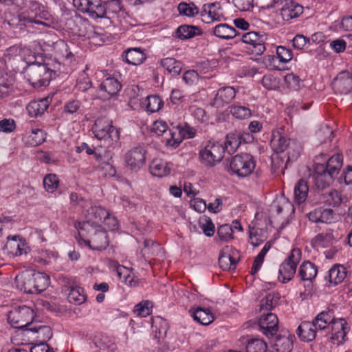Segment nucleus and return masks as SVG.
Wrapping results in <instances>:
<instances>
[{"instance_id":"nucleus-1","label":"nucleus","mask_w":352,"mask_h":352,"mask_svg":"<svg viewBox=\"0 0 352 352\" xmlns=\"http://www.w3.org/2000/svg\"><path fill=\"white\" fill-rule=\"evenodd\" d=\"M342 166V157L335 155L331 157L326 164H316L311 177L315 186L318 189H324L329 186L338 175Z\"/></svg>"},{"instance_id":"nucleus-2","label":"nucleus","mask_w":352,"mask_h":352,"mask_svg":"<svg viewBox=\"0 0 352 352\" xmlns=\"http://www.w3.org/2000/svg\"><path fill=\"white\" fill-rule=\"evenodd\" d=\"M16 287L27 294H40L50 285V276L43 272L23 274L15 278Z\"/></svg>"},{"instance_id":"nucleus-3","label":"nucleus","mask_w":352,"mask_h":352,"mask_svg":"<svg viewBox=\"0 0 352 352\" xmlns=\"http://www.w3.org/2000/svg\"><path fill=\"white\" fill-rule=\"evenodd\" d=\"M43 9L41 3L30 1L28 8L12 19L10 24L12 26H19L20 29H22L23 26L32 27L33 24L45 25L46 23L42 21V19L45 16Z\"/></svg>"},{"instance_id":"nucleus-4","label":"nucleus","mask_w":352,"mask_h":352,"mask_svg":"<svg viewBox=\"0 0 352 352\" xmlns=\"http://www.w3.org/2000/svg\"><path fill=\"white\" fill-rule=\"evenodd\" d=\"M54 75L55 72L46 63H32L26 69L27 80L34 87L48 85Z\"/></svg>"},{"instance_id":"nucleus-5","label":"nucleus","mask_w":352,"mask_h":352,"mask_svg":"<svg viewBox=\"0 0 352 352\" xmlns=\"http://www.w3.org/2000/svg\"><path fill=\"white\" fill-rule=\"evenodd\" d=\"M256 166L254 157L247 153L237 154L230 161V168L239 177H245L253 173Z\"/></svg>"},{"instance_id":"nucleus-6","label":"nucleus","mask_w":352,"mask_h":352,"mask_svg":"<svg viewBox=\"0 0 352 352\" xmlns=\"http://www.w3.org/2000/svg\"><path fill=\"white\" fill-rule=\"evenodd\" d=\"M302 253L299 248L292 250L288 257L280 264L278 270V280L286 283L291 280L296 272L298 264L301 260Z\"/></svg>"},{"instance_id":"nucleus-7","label":"nucleus","mask_w":352,"mask_h":352,"mask_svg":"<svg viewBox=\"0 0 352 352\" xmlns=\"http://www.w3.org/2000/svg\"><path fill=\"white\" fill-rule=\"evenodd\" d=\"M93 131L96 138L104 140L108 145L119 140V131L112 125V122L106 118L97 119Z\"/></svg>"},{"instance_id":"nucleus-8","label":"nucleus","mask_w":352,"mask_h":352,"mask_svg":"<svg viewBox=\"0 0 352 352\" xmlns=\"http://www.w3.org/2000/svg\"><path fill=\"white\" fill-rule=\"evenodd\" d=\"M225 148L218 142H208L204 149L199 152L201 164L208 167H212L219 163L223 158Z\"/></svg>"},{"instance_id":"nucleus-9","label":"nucleus","mask_w":352,"mask_h":352,"mask_svg":"<svg viewBox=\"0 0 352 352\" xmlns=\"http://www.w3.org/2000/svg\"><path fill=\"white\" fill-rule=\"evenodd\" d=\"M34 316V311L30 307L18 306L9 311L8 320L13 327L23 329L32 323Z\"/></svg>"},{"instance_id":"nucleus-10","label":"nucleus","mask_w":352,"mask_h":352,"mask_svg":"<svg viewBox=\"0 0 352 352\" xmlns=\"http://www.w3.org/2000/svg\"><path fill=\"white\" fill-rule=\"evenodd\" d=\"M107 210L100 206H91L87 211V221L78 222V224H76V227L82 231L87 230L89 226L94 230V228L100 226V223L107 215Z\"/></svg>"},{"instance_id":"nucleus-11","label":"nucleus","mask_w":352,"mask_h":352,"mask_svg":"<svg viewBox=\"0 0 352 352\" xmlns=\"http://www.w3.org/2000/svg\"><path fill=\"white\" fill-rule=\"evenodd\" d=\"M91 231H94V234L91 235V239L85 240L81 239L80 236L79 239H78V243H80L82 241L92 250L100 251L105 250L109 243L106 231L104 230L101 226L94 228Z\"/></svg>"},{"instance_id":"nucleus-12","label":"nucleus","mask_w":352,"mask_h":352,"mask_svg":"<svg viewBox=\"0 0 352 352\" xmlns=\"http://www.w3.org/2000/svg\"><path fill=\"white\" fill-rule=\"evenodd\" d=\"M146 151L142 146H136L130 149L124 156L126 166L133 171L139 170L146 162Z\"/></svg>"},{"instance_id":"nucleus-13","label":"nucleus","mask_w":352,"mask_h":352,"mask_svg":"<svg viewBox=\"0 0 352 352\" xmlns=\"http://www.w3.org/2000/svg\"><path fill=\"white\" fill-rule=\"evenodd\" d=\"M241 40L244 43L250 45L248 50L252 54L261 55L265 50L264 36L256 32H250L243 34Z\"/></svg>"},{"instance_id":"nucleus-14","label":"nucleus","mask_w":352,"mask_h":352,"mask_svg":"<svg viewBox=\"0 0 352 352\" xmlns=\"http://www.w3.org/2000/svg\"><path fill=\"white\" fill-rule=\"evenodd\" d=\"M260 331L267 338L273 337L278 330V320L273 313L263 314L258 320Z\"/></svg>"},{"instance_id":"nucleus-15","label":"nucleus","mask_w":352,"mask_h":352,"mask_svg":"<svg viewBox=\"0 0 352 352\" xmlns=\"http://www.w3.org/2000/svg\"><path fill=\"white\" fill-rule=\"evenodd\" d=\"M346 322L343 318L336 319L334 317L333 321L329 322L328 329L331 328V341L333 344L340 345L344 341L346 336Z\"/></svg>"},{"instance_id":"nucleus-16","label":"nucleus","mask_w":352,"mask_h":352,"mask_svg":"<svg viewBox=\"0 0 352 352\" xmlns=\"http://www.w3.org/2000/svg\"><path fill=\"white\" fill-rule=\"evenodd\" d=\"M333 89L340 94L352 91V74L348 71L340 72L332 82Z\"/></svg>"},{"instance_id":"nucleus-17","label":"nucleus","mask_w":352,"mask_h":352,"mask_svg":"<svg viewBox=\"0 0 352 352\" xmlns=\"http://www.w3.org/2000/svg\"><path fill=\"white\" fill-rule=\"evenodd\" d=\"M290 140L287 138L284 128H278L272 133L270 146L274 152L277 153H283L289 145Z\"/></svg>"},{"instance_id":"nucleus-18","label":"nucleus","mask_w":352,"mask_h":352,"mask_svg":"<svg viewBox=\"0 0 352 352\" xmlns=\"http://www.w3.org/2000/svg\"><path fill=\"white\" fill-rule=\"evenodd\" d=\"M302 6L298 3L292 0H285L280 9V14L283 21H289L299 16L302 13Z\"/></svg>"},{"instance_id":"nucleus-19","label":"nucleus","mask_w":352,"mask_h":352,"mask_svg":"<svg viewBox=\"0 0 352 352\" xmlns=\"http://www.w3.org/2000/svg\"><path fill=\"white\" fill-rule=\"evenodd\" d=\"M236 93L232 87H221L217 91L212 104L217 108L223 107L232 102L235 98Z\"/></svg>"},{"instance_id":"nucleus-20","label":"nucleus","mask_w":352,"mask_h":352,"mask_svg":"<svg viewBox=\"0 0 352 352\" xmlns=\"http://www.w3.org/2000/svg\"><path fill=\"white\" fill-rule=\"evenodd\" d=\"M167 129H168V126L165 122L162 121V120H160V121L157 120V121L154 122L153 124L151 132L158 136L162 135L164 133L168 135L170 138H166L167 144H168L174 148H176L180 144L181 140L175 138V137H174L175 133L173 132H172L171 131H169L168 132H167Z\"/></svg>"},{"instance_id":"nucleus-21","label":"nucleus","mask_w":352,"mask_h":352,"mask_svg":"<svg viewBox=\"0 0 352 352\" xmlns=\"http://www.w3.org/2000/svg\"><path fill=\"white\" fill-rule=\"evenodd\" d=\"M120 82L115 78H107L100 85V91L103 98L109 99L116 96L121 89Z\"/></svg>"},{"instance_id":"nucleus-22","label":"nucleus","mask_w":352,"mask_h":352,"mask_svg":"<svg viewBox=\"0 0 352 352\" xmlns=\"http://www.w3.org/2000/svg\"><path fill=\"white\" fill-rule=\"evenodd\" d=\"M50 105L48 98L40 99L38 100L31 101L26 107L28 115L32 118H36L42 116L47 109Z\"/></svg>"},{"instance_id":"nucleus-23","label":"nucleus","mask_w":352,"mask_h":352,"mask_svg":"<svg viewBox=\"0 0 352 352\" xmlns=\"http://www.w3.org/2000/svg\"><path fill=\"white\" fill-rule=\"evenodd\" d=\"M316 332L315 326L309 321L302 322L296 330L298 337L305 342H311L314 340Z\"/></svg>"},{"instance_id":"nucleus-24","label":"nucleus","mask_w":352,"mask_h":352,"mask_svg":"<svg viewBox=\"0 0 352 352\" xmlns=\"http://www.w3.org/2000/svg\"><path fill=\"white\" fill-rule=\"evenodd\" d=\"M193 319L203 325H208L214 321V316L209 309L197 307L190 310Z\"/></svg>"},{"instance_id":"nucleus-25","label":"nucleus","mask_w":352,"mask_h":352,"mask_svg":"<svg viewBox=\"0 0 352 352\" xmlns=\"http://www.w3.org/2000/svg\"><path fill=\"white\" fill-rule=\"evenodd\" d=\"M333 311L328 309L318 314L311 323L315 326L317 331L323 330L328 328L329 322L333 321Z\"/></svg>"},{"instance_id":"nucleus-26","label":"nucleus","mask_w":352,"mask_h":352,"mask_svg":"<svg viewBox=\"0 0 352 352\" xmlns=\"http://www.w3.org/2000/svg\"><path fill=\"white\" fill-rule=\"evenodd\" d=\"M212 32L215 36L225 40L232 39L237 36L235 28L226 23L215 25Z\"/></svg>"},{"instance_id":"nucleus-27","label":"nucleus","mask_w":352,"mask_h":352,"mask_svg":"<svg viewBox=\"0 0 352 352\" xmlns=\"http://www.w3.org/2000/svg\"><path fill=\"white\" fill-rule=\"evenodd\" d=\"M201 15L204 17L207 16L212 21H219L223 17L220 4L217 2L205 4L203 7Z\"/></svg>"},{"instance_id":"nucleus-28","label":"nucleus","mask_w":352,"mask_h":352,"mask_svg":"<svg viewBox=\"0 0 352 352\" xmlns=\"http://www.w3.org/2000/svg\"><path fill=\"white\" fill-rule=\"evenodd\" d=\"M293 338L291 336H280L276 338L272 344L274 352H291L293 348Z\"/></svg>"},{"instance_id":"nucleus-29","label":"nucleus","mask_w":352,"mask_h":352,"mask_svg":"<svg viewBox=\"0 0 352 352\" xmlns=\"http://www.w3.org/2000/svg\"><path fill=\"white\" fill-rule=\"evenodd\" d=\"M149 170L153 175L158 177L166 176L170 172L168 163L162 159H154L149 166Z\"/></svg>"},{"instance_id":"nucleus-30","label":"nucleus","mask_w":352,"mask_h":352,"mask_svg":"<svg viewBox=\"0 0 352 352\" xmlns=\"http://www.w3.org/2000/svg\"><path fill=\"white\" fill-rule=\"evenodd\" d=\"M162 67L172 76L179 75L182 70L183 64L181 61L174 58H165L161 60Z\"/></svg>"},{"instance_id":"nucleus-31","label":"nucleus","mask_w":352,"mask_h":352,"mask_svg":"<svg viewBox=\"0 0 352 352\" xmlns=\"http://www.w3.org/2000/svg\"><path fill=\"white\" fill-rule=\"evenodd\" d=\"M125 60L127 63L138 65L146 59V55L140 47L129 48L124 51Z\"/></svg>"},{"instance_id":"nucleus-32","label":"nucleus","mask_w":352,"mask_h":352,"mask_svg":"<svg viewBox=\"0 0 352 352\" xmlns=\"http://www.w3.org/2000/svg\"><path fill=\"white\" fill-rule=\"evenodd\" d=\"M318 273L317 267L310 261L303 262L300 266L299 276L302 280L312 281Z\"/></svg>"},{"instance_id":"nucleus-33","label":"nucleus","mask_w":352,"mask_h":352,"mask_svg":"<svg viewBox=\"0 0 352 352\" xmlns=\"http://www.w3.org/2000/svg\"><path fill=\"white\" fill-rule=\"evenodd\" d=\"M346 275V269L343 265H336L329 270V282L334 285L342 283Z\"/></svg>"},{"instance_id":"nucleus-34","label":"nucleus","mask_w":352,"mask_h":352,"mask_svg":"<svg viewBox=\"0 0 352 352\" xmlns=\"http://www.w3.org/2000/svg\"><path fill=\"white\" fill-rule=\"evenodd\" d=\"M201 34V30L198 27L188 25H180L175 32L176 36L182 40L188 39Z\"/></svg>"},{"instance_id":"nucleus-35","label":"nucleus","mask_w":352,"mask_h":352,"mask_svg":"<svg viewBox=\"0 0 352 352\" xmlns=\"http://www.w3.org/2000/svg\"><path fill=\"white\" fill-rule=\"evenodd\" d=\"M104 6L103 1L91 0L89 9H87L86 13L93 19L104 18L106 16V11Z\"/></svg>"},{"instance_id":"nucleus-36","label":"nucleus","mask_w":352,"mask_h":352,"mask_svg":"<svg viewBox=\"0 0 352 352\" xmlns=\"http://www.w3.org/2000/svg\"><path fill=\"white\" fill-rule=\"evenodd\" d=\"M308 192L307 182L303 179H300L294 187L295 202L298 204L303 203L307 197Z\"/></svg>"},{"instance_id":"nucleus-37","label":"nucleus","mask_w":352,"mask_h":352,"mask_svg":"<svg viewBox=\"0 0 352 352\" xmlns=\"http://www.w3.org/2000/svg\"><path fill=\"white\" fill-rule=\"evenodd\" d=\"M242 140L241 132L234 131L229 133L226 136L225 147L229 149V152H234L240 146Z\"/></svg>"},{"instance_id":"nucleus-38","label":"nucleus","mask_w":352,"mask_h":352,"mask_svg":"<svg viewBox=\"0 0 352 352\" xmlns=\"http://www.w3.org/2000/svg\"><path fill=\"white\" fill-rule=\"evenodd\" d=\"M67 298L70 302L76 305H81L86 301L84 289L80 287H71Z\"/></svg>"},{"instance_id":"nucleus-39","label":"nucleus","mask_w":352,"mask_h":352,"mask_svg":"<svg viewBox=\"0 0 352 352\" xmlns=\"http://www.w3.org/2000/svg\"><path fill=\"white\" fill-rule=\"evenodd\" d=\"M30 331L36 333V338L38 342L47 343V341L50 340L52 336V331L49 326L39 325L38 327H34L29 329Z\"/></svg>"},{"instance_id":"nucleus-40","label":"nucleus","mask_w":352,"mask_h":352,"mask_svg":"<svg viewBox=\"0 0 352 352\" xmlns=\"http://www.w3.org/2000/svg\"><path fill=\"white\" fill-rule=\"evenodd\" d=\"M229 109L230 113L236 119H248L252 116V111L245 106L233 104Z\"/></svg>"},{"instance_id":"nucleus-41","label":"nucleus","mask_w":352,"mask_h":352,"mask_svg":"<svg viewBox=\"0 0 352 352\" xmlns=\"http://www.w3.org/2000/svg\"><path fill=\"white\" fill-rule=\"evenodd\" d=\"M106 16L104 18L111 19L116 14L121 11V0H107L104 1Z\"/></svg>"},{"instance_id":"nucleus-42","label":"nucleus","mask_w":352,"mask_h":352,"mask_svg":"<svg viewBox=\"0 0 352 352\" xmlns=\"http://www.w3.org/2000/svg\"><path fill=\"white\" fill-rule=\"evenodd\" d=\"M323 201L326 205L329 206H338L342 202V198L340 192L336 190H330L329 191L322 194Z\"/></svg>"},{"instance_id":"nucleus-43","label":"nucleus","mask_w":352,"mask_h":352,"mask_svg":"<svg viewBox=\"0 0 352 352\" xmlns=\"http://www.w3.org/2000/svg\"><path fill=\"white\" fill-rule=\"evenodd\" d=\"M279 297L275 293H269L261 300L260 309L270 311L276 306Z\"/></svg>"},{"instance_id":"nucleus-44","label":"nucleus","mask_w":352,"mask_h":352,"mask_svg":"<svg viewBox=\"0 0 352 352\" xmlns=\"http://www.w3.org/2000/svg\"><path fill=\"white\" fill-rule=\"evenodd\" d=\"M300 144L295 140H291L289 145L286 148L287 155V162L296 160L300 156L301 151Z\"/></svg>"},{"instance_id":"nucleus-45","label":"nucleus","mask_w":352,"mask_h":352,"mask_svg":"<svg viewBox=\"0 0 352 352\" xmlns=\"http://www.w3.org/2000/svg\"><path fill=\"white\" fill-rule=\"evenodd\" d=\"M266 351L267 344L261 339H251L246 345V352H266Z\"/></svg>"},{"instance_id":"nucleus-46","label":"nucleus","mask_w":352,"mask_h":352,"mask_svg":"<svg viewBox=\"0 0 352 352\" xmlns=\"http://www.w3.org/2000/svg\"><path fill=\"white\" fill-rule=\"evenodd\" d=\"M236 262L230 254L221 253L219 257V265L223 270H232L236 267Z\"/></svg>"},{"instance_id":"nucleus-47","label":"nucleus","mask_w":352,"mask_h":352,"mask_svg":"<svg viewBox=\"0 0 352 352\" xmlns=\"http://www.w3.org/2000/svg\"><path fill=\"white\" fill-rule=\"evenodd\" d=\"M316 241L322 247H328L336 240L331 230L317 234Z\"/></svg>"},{"instance_id":"nucleus-48","label":"nucleus","mask_w":352,"mask_h":352,"mask_svg":"<svg viewBox=\"0 0 352 352\" xmlns=\"http://www.w3.org/2000/svg\"><path fill=\"white\" fill-rule=\"evenodd\" d=\"M177 10L180 14L186 16H194L199 12V9L192 3H187L182 2L178 5Z\"/></svg>"},{"instance_id":"nucleus-49","label":"nucleus","mask_w":352,"mask_h":352,"mask_svg":"<svg viewBox=\"0 0 352 352\" xmlns=\"http://www.w3.org/2000/svg\"><path fill=\"white\" fill-rule=\"evenodd\" d=\"M163 106V101L157 96H149L146 98V109L151 113L158 111Z\"/></svg>"},{"instance_id":"nucleus-50","label":"nucleus","mask_w":352,"mask_h":352,"mask_svg":"<svg viewBox=\"0 0 352 352\" xmlns=\"http://www.w3.org/2000/svg\"><path fill=\"white\" fill-rule=\"evenodd\" d=\"M153 303L149 300H143L135 305L134 312L141 317H146L151 314Z\"/></svg>"},{"instance_id":"nucleus-51","label":"nucleus","mask_w":352,"mask_h":352,"mask_svg":"<svg viewBox=\"0 0 352 352\" xmlns=\"http://www.w3.org/2000/svg\"><path fill=\"white\" fill-rule=\"evenodd\" d=\"M59 180L54 174H49L43 179V186L49 192H54L58 188Z\"/></svg>"},{"instance_id":"nucleus-52","label":"nucleus","mask_w":352,"mask_h":352,"mask_svg":"<svg viewBox=\"0 0 352 352\" xmlns=\"http://www.w3.org/2000/svg\"><path fill=\"white\" fill-rule=\"evenodd\" d=\"M317 138L321 143L331 142L333 138V131L328 125L322 126L316 133Z\"/></svg>"},{"instance_id":"nucleus-53","label":"nucleus","mask_w":352,"mask_h":352,"mask_svg":"<svg viewBox=\"0 0 352 352\" xmlns=\"http://www.w3.org/2000/svg\"><path fill=\"white\" fill-rule=\"evenodd\" d=\"M96 346L100 350L115 351L117 349L116 344L108 337H102L98 339L96 342Z\"/></svg>"},{"instance_id":"nucleus-54","label":"nucleus","mask_w":352,"mask_h":352,"mask_svg":"<svg viewBox=\"0 0 352 352\" xmlns=\"http://www.w3.org/2000/svg\"><path fill=\"white\" fill-rule=\"evenodd\" d=\"M12 91L11 84L6 76L0 74V99L9 96Z\"/></svg>"},{"instance_id":"nucleus-55","label":"nucleus","mask_w":352,"mask_h":352,"mask_svg":"<svg viewBox=\"0 0 352 352\" xmlns=\"http://www.w3.org/2000/svg\"><path fill=\"white\" fill-rule=\"evenodd\" d=\"M233 234L232 227L228 224H223L218 228L217 235L220 240L228 241L232 239Z\"/></svg>"},{"instance_id":"nucleus-56","label":"nucleus","mask_w":352,"mask_h":352,"mask_svg":"<svg viewBox=\"0 0 352 352\" xmlns=\"http://www.w3.org/2000/svg\"><path fill=\"white\" fill-rule=\"evenodd\" d=\"M276 54L279 60L282 63H288L292 59L293 54L290 49L284 46H278L276 48Z\"/></svg>"},{"instance_id":"nucleus-57","label":"nucleus","mask_w":352,"mask_h":352,"mask_svg":"<svg viewBox=\"0 0 352 352\" xmlns=\"http://www.w3.org/2000/svg\"><path fill=\"white\" fill-rule=\"evenodd\" d=\"M200 227L201 228L204 234L207 236H212L214 234L215 228L211 219L206 217L203 221H200Z\"/></svg>"},{"instance_id":"nucleus-58","label":"nucleus","mask_w":352,"mask_h":352,"mask_svg":"<svg viewBox=\"0 0 352 352\" xmlns=\"http://www.w3.org/2000/svg\"><path fill=\"white\" fill-rule=\"evenodd\" d=\"M335 219V213L332 209L320 208L319 223H331Z\"/></svg>"},{"instance_id":"nucleus-59","label":"nucleus","mask_w":352,"mask_h":352,"mask_svg":"<svg viewBox=\"0 0 352 352\" xmlns=\"http://www.w3.org/2000/svg\"><path fill=\"white\" fill-rule=\"evenodd\" d=\"M285 81L290 89L296 90L300 87V79L293 73L287 74L285 76Z\"/></svg>"},{"instance_id":"nucleus-60","label":"nucleus","mask_w":352,"mask_h":352,"mask_svg":"<svg viewBox=\"0 0 352 352\" xmlns=\"http://www.w3.org/2000/svg\"><path fill=\"white\" fill-rule=\"evenodd\" d=\"M191 114L200 122H206L208 121V116L205 110L200 107H190Z\"/></svg>"},{"instance_id":"nucleus-61","label":"nucleus","mask_w":352,"mask_h":352,"mask_svg":"<svg viewBox=\"0 0 352 352\" xmlns=\"http://www.w3.org/2000/svg\"><path fill=\"white\" fill-rule=\"evenodd\" d=\"M232 2L240 11H248L253 8L254 0H233Z\"/></svg>"},{"instance_id":"nucleus-62","label":"nucleus","mask_w":352,"mask_h":352,"mask_svg":"<svg viewBox=\"0 0 352 352\" xmlns=\"http://www.w3.org/2000/svg\"><path fill=\"white\" fill-rule=\"evenodd\" d=\"M272 207L274 208L276 213L279 214L285 210H289L291 208L292 205L285 199H282L277 203H274Z\"/></svg>"},{"instance_id":"nucleus-63","label":"nucleus","mask_w":352,"mask_h":352,"mask_svg":"<svg viewBox=\"0 0 352 352\" xmlns=\"http://www.w3.org/2000/svg\"><path fill=\"white\" fill-rule=\"evenodd\" d=\"M309 41V38L302 34L296 35L292 40L294 47L298 50L302 49Z\"/></svg>"},{"instance_id":"nucleus-64","label":"nucleus","mask_w":352,"mask_h":352,"mask_svg":"<svg viewBox=\"0 0 352 352\" xmlns=\"http://www.w3.org/2000/svg\"><path fill=\"white\" fill-rule=\"evenodd\" d=\"M30 352H54V349L50 348L49 345L43 341L38 342L34 344L30 349Z\"/></svg>"}]
</instances>
